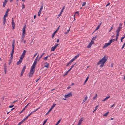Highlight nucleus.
<instances>
[{"mask_svg":"<svg viewBox=\"0 0 125 125\" xmlns=\"http://www.w3.org/2000/svg\"><path fill=\"white\" fill-rule=\"evenodd\" d=\"M108 58L105 56L103 57L97 63V64L98 65L101 63H104L107 61Z\"/></svg>","mask_w":125,"mask_h":125,"instance_id":"1","label":"nucleus"},{"mask_svg":"<svg viewBox=\"0 0 125 125\" xmlns=\"http://www.w3.org/2000/svg\"><path fill=\"white\" fill-rule=\"evenodd\" d=\"M35 68L34 67L31 66L30 72V74L29 76V78L31 77L33 75L35 71V69H34Z\"/></svg>","mask_w":125,"mask_h":125,"instance_id":"2","label":"nucleus"},{"mask_svg":"<svg viewBox=\"0 0 125 125\" xmlns=\"http://www.w3.org/2000/svg\"><path fill=\"white\" fill-rule=\"evenodd\" d=\"M15 43V40H13L12 41V50L11 52V54L13 55L14 53V44Z\"/></svg>","mask_w":125,"mask_h":125,"instance_id":"3","label":"nucleus"},{"mask_svg":"<svg viewBox=\"0 0 125 125\" xmlns=\"http://www.w3.org/2000/svg\"><path fill=\"white\" fill-rule=\"evenodd\" d=\"M94 43V41L92 40L89 43L88 45L87 46V48H90L91 47L92 45Z\"/></svg>","mask_w":125,"mask_h":125,"instance_id":"4","label":"nucleus"},{"mask_svg":"<svg viewBox=\"0 0 125 125\" xmlns=\"http://www.w3.org/2000/svg\"><path fill=\"white\" fill-rule=\"evenodd\" d=\"M72 95V93L71 92H70L69 93L67 94H65L64 95V97L65 98H67L68 97L71 96Z\"/></svg>","mask_w":125,"mask_h":125,"instance_id":"5","label":"nucleus"},{"mask_svg":"<svg viewBox=\"0 0 125 125\" xmlns=\"http://www.w3.org/2000/svg\"><path fill=\"white\" fill-rule=\"evenodd\" d=\"M43 4L41 6V8L40 9V10L38 12V15L39 16H40L41 13V12L42 11V10L43 9Z\"/></svg>","mask_w":125,"mask_h":125,"instance_id":"6","label":"nucleus"},{"mask_svg":"<svg viewBox=\"0 0 125 125\" xmlns=\"http://www.w3.org/2000/svg\"><path fill=\"white\" fill-rule=\"evenodd\" d=\"M83 118H81L79 120V122L78 123L79 125H81V124L82 121L83 120Z\"/></svg>","mask_w":125,"mask_h":125,"instance_id":"7","label":"nucleus"},{"mask_svg":"<svg viewBox=\"0 0 125 125\" xmlns=\"http://www.w3.org/2000/svg\"><path fill=\"white\" fill-rule=\"evenodd\" d=\"M73 61L72 59L66 65L67 66H68L69 65H70L72 63Z\"/></svg>","mask_w":125,"mask_h":125,"instance_id":"8","label":"nucleus"},{"mask_svg":"<svg viewBox=\"0 0 125 125\" xmlns=\"http://www.w3.org/2000/svg\"><path fill=\"white\" fill-rule=\"evenodd\" d=\"M110 43L109 42L107 43H105L104 45L103 48H104L106 47H107L109 45H110Z\"/></svg>","mask_w":125,"mask_h":125,"instance_id":"9","label":"nucleus"},{"mask_svg":"<svg viewBox=\"0 0 125 125\" xmlns=\"http://www.w3.org/2000/svg\"><path fill=\"white\" fill-rule=\"evenodd\" d=\"M7 0H5L4 2H3V7H4L6 5L7 2Z\"/></svg>","mask_w":125,"mask_h":125,"instance_id":"10","label":"nucleus"},{"mask_svg":"<svg viewBox=\"0 0 125 125\" xmlns=\"http://www.w3.org/2000/svg\"><path fill=\"white\" fill-rule=\"evenodd\" d=\"M22 60H21V59H20L17 62V65H19V64H20L22 62Z\"/></svg>","mask_w":125,"mask_h":125,"instance_id":"11","label":"nucleus"},{"mask_svg":"<svg viewBox=\"0 0 125 125\" xmlns=\"http://www.w3.org/2000/svg\"><path fill=\"white\" fill-rule=\"evenodd\" d=\"M37 62L36 61H34V62L33 63V64L32 66L34 67V68L35 67L36 65L37 64Z\"/></svg>","mask_w":125,"mask_h":125,"instance_id":"12","label":"nucleus"},{"mask_svg":"<svg viewBox=\"0 0 125 125\" xmlns=\"http://www.w3.org/2000/svg\"><path fill=\"white\" fill-rule=\"evenodd\" d=\"M122 28V27H119L117 29L116 31V32H119V31H121Z\"/></svg>","mask_w":125,"mask_h":125,"instance_id":"13","label":"nucleus"},{"mask_svg":"<svg viewBox=\"0 0 125 125\" xmlns=\"http://www.w3.org/2000/svg\"><path fill=\"white\" fill-rule=\"evenodd\" d=\"M44 66L45 67L48 68L49 67V63L47 62H45L44 64Z\"/></svg>","mask_w":125,"mask_h":125,"instance_id":"14","label":"nucleus"},{"mask_svg":"<svg viewBox=\"0 0 125 125\" xmlns=\"http://www.w3.org/2000/svg\"><path fill=\"white\" fill-rule=\"evenodd\" d=\"M37 110H35L34 111L32 112L31 113H30V114L27 116V117H28L30 116L34 112H35Z\"/></svg>","mask_w":125,"mask_h":125,"instance_id":"15","label":"nucleus"},{"mask_svg":"<svg viewBox=\"0 0 125 125\" xmlns=\"http://www.w3.org/2000/svg\"><path fill=\"white\" fill-rule=\"evenodd\" d=\"M79 54L77 55L72 59L73 61H74L76 59L77 57L79 56Z\"/></svg>","mask_w":125,"mask_h":125,"instance_id":"16","label":"nucleus"},{"mask_svg":"<svg viewBox=\"0 0 125 125\" xmlns=\"http://www.w3.org/2000/svg\"><path fill=\"white\" fill-rule=\"evenodd\" d=\"M87 98L88 97L87 96L85 97V98L83 100V103L85 102L87 100Z\"/></svg>","mask_w":125,"mask_h":125,"instance_id":"17","label":"nucleus"},{"mask_svg":"<svg viewBox=\"0 0 125 125\" xmlns=\"http://www.w3.org/2000/svg\"><path fill=\"white\" fill-rule=\"evenodd\" d=\"M56 48L54 46L52 47L51 48V51H54Z\"/></svg>","mask_w":125,"mask_h":125,"instance_id":"18","label":"nucleus"},{"mask_svg":"<svg viewBox=\"0 0 125 125\" xmlns=\"http://www.w3.org/2000/svg\"><path fill=\"white\" fill-rule=\"evenodd\" d=\"M25 36V35H24L23 34H22V36L21 37V40L22 41H21V42H22V41L24 40V38Z\"/></svg>","mask_w":125,"mask_h":125,"instance_id":"19","label":"nucleus"},{"mask_svg":"<svg viewBox=\"0 0 125 125\" xmlns=\"http://www.w3.org/2000/svg\"><path fill=\"white\" fill-rule=\"evenodd\" d=\"M109 113V112L108 111L106 113H105L103 115V116H107V115H108V114Z\"/></svg>","mask_w":125,"mask_h":125,"instance_id":"20","label":"nucleus"},{"mask_svg":"<svg viewBox=\"0 0 125 125\" xmlns=\"http://www.w3.org/2000/svg\"><path fill=\"white\" fill-rule=\"evenodd\" d=\"M3 18V25H4L5 24L6 22V18Z\"/></svg>","mask_w":125,"mask_h":125,"instance_id":"21","label":"nucleus"},{"mask_svg":"<svg viewBox=\"0 0 125 125\" xmlns=\"http://www.w3.org/2000/svg\"><path fill=\"white\" fill-rule=\"evenodd\" d=\"M110 96H109L107 97H106L103 100V101H105L107 100L109 98Z\"/></svg>","mask_w":125,"mask_h":125,"instance_id":"22","label":"nucleus"},{"mask_svg":"<svg viewBox=\"0 0 125 125\" xmlns=\"http://www.w3.org/2000/svg\"><path fill=\"white\" fill-rule=\"evenodd\" d=\"M57 32L56 31H55L54 32V33H53L52 34V38H53L54 36L55 35V33Z\"/></svg>","mask_w":125,"mask_h":125,"instance_id":"23","label":"nucleus"},{"mask_svg":"<svg viewBox=\"0 0 125 125\" xmlns=\"http://www.w3.org/2000/svg\"><path fill=\"white\" fill-rule=\"evenodd\" d=\"M24 56H25L21 55V56L20 57V59H21V60H22L24 58Z\"/></svg>","mask_w":125,"mask_h":125,"instance_id":"24","label":"nucleus"},{"mask_svg":"<svg viewBox=\"0 0 125 125\" xmlns=\"http://www.w3.org/2000/svg\"><path fill=\"white\" fill-rule=\"evenodd\" d=\"M28 118V117L27 116L26 118H24L23 120H22L21 121H22V122H23L24 121H26Z\"/></svg>","mask_w":125,"mask_h":125,"instance_id":"25","label":"nucleus"},{"mask_svg":"<svg viewBox=\"0 0 125 125\" xmlns=\"http://www.w3.org/2000/svg\"><path fill=\"white\" fill-rule=\"evenodd\" d=\"M10 10L9 9H8L5 12V13L6 14H7L8 15V12Z\"/></svg>","mask_w":125,"mask_h":125,"instance_id":"26","label":"nucleus"},{"mask_svg":"<svg viewBox=\"0 0 125 125\" xmlns=\"http://www.w3.org/2000/svg\"><path fill=\"white\" fill-rule=\"evenodd\" d=\"M26 52V50H24L22 54V55H23L25 56V54Z\"/></svg>","mask_w":125,"mask_h":125,"instance_id":"27","label":"nucleus"},{"mask_svg":"<svg viewBox=\"0 0 125 125\" xmlns=\"http://www.w3.org/2000/svg\"><path fill=\"white\" fill-rule=\"evenodd\" d=\"M55 105L56 104H53L50 109H52L54 107Z\"/></svg>","mask_w":125,"mask_h":125,"instance_id":"28","label":"nucleus"},{"mask_svg":"<svg viewBox=\"0 0 125 125\" xmlns=\"http://www.w3.org/2000/svg\"><path fill=\"white\" fill-rule=\"evenodd\" d=\"M101 24H100L98 25V26L96 27V29H95L96 31L99 28Z\"/></svg>","mask_w":125,"mask_h":125,"instance_id":"29","label":"nucleus"},{"mask_svg":"<svg viewBox=\"0 0 125 125\" xmlns=\"http://www.w3.org/2000/svg\"><path fill=\"white\" fill-rule=\"evenodd\" d=\"M47 119H47L46 120H45L44 121L42 125H45V124L46 123L47 120Z\"/></svg>","mask_w":125,"mask_h":125,"instance_id":"30","label":"nucleus"},{"mask_svg":"<svg viewBox=\"0 0 125 125\" xmlns=\"http://www.w3.org/2000/svg\"><path fill=\"white\" fill-rule=\"evenodd\" d=\"M89 76H88L86 78V79L85 80V83H86V82H87V81H88V79L89 78Z\"/></svg>","mask_w":125,"mask_h":125,"instance_id":"31","label":"nucleus"},{"mask_svg":"<svg viewBox=\"0 0 125 125\" xmlns=\"http://www.w3.org/2000/svg\"><path fill=\"white\" fill-rule=\"evenodd\" d=\"M30 104V103H29L28 104H27L25 107H24L23 108V109H25L27 107V106H28L29 104Z\"/></svg>","mask_w":125,"mask_h":125,"instance_id":"32","label":"nucleus"},{"mask_svg":"<svg viewBox=\"0 0 125 125\" xmlns=\"http://www.w3.org/2000/svg\"><path fill=\"white\" fill-rule=\"evenodd\" d=\"M44 54H45V53H43L42 54V55H41L40 56V57H39V60H38V61H39V60H40V59L42 57V56H43V55H44Z\"/></svg>","mask_w":125,"mask_h":125,"instance_id":"33","label":"nucleus"},{"mask_svg":"<svg viewBox=\"0 0 125 125\" xmlns=\"http://www.w3.org/2000/svg\"><path fill=\"white\" fill-rule=\"evenodd\" d=\"M114 41H113V39H111L110 40V42L109 43L111 44L112 42H113Z\"/></svg>","mask_w":125,"mask_h":125,"instance_id":"34","label":"nucleus"},{"mask_svg":"<svg viewBox=\"0 0 125 125\" xmlns=\"http://www.w3.org/2000/svg\"><path fill=\"white\" fill-rule=\"evenodd\" d=\"M70 71H69V70H68L66 72V73H65V74L63 76H64L66 75H67V74Z\"/></svg>","mask_w":125,"mask_h":125,"instance_id":"35","label":"nucleus"},{"mask_svg":"<svg viewBox=\"0 0 125 125\" xmlns=\"http://www.w3.org/2000/svg\"><path fill=\"white\" fill-rule=\"evenodd\" d=\"M13 55H11V56L10 57V60H12L13 58Z\"/></svg>","mask_w":125,"mask_h":125,"instance_id":"36","label":"nucleus"},{"mask_svg":"<svg viewBox=\"0 0 125 125\" xmlns=\"http://www.w3.org/2000/svg\"><path fill=\"white\" fill-rule=\"evenodd\" d=\"M97 97V94H96L95 95V96L93 98V100H94Z\"/></svg>","mask_w":125,"mask_h":125,"instance_id":"37","label":"nucleus"},{"mask_svg":"<svg viewBox=\"0 0 125 125\" xmlns=\"http://www.w3.org/2000/svg\"><path fill=\"white\" fill-rule=\"evenodd\" d=\"M61 120H59L57 122V123L55 125H58V124H59Z\"/></svg>","mask_w":125,"mask_h":125,"instance_id":"38","label":"nucleus"},{"mask_svg":"<svg viewBox=\"0 0 125 125\" xmlns=\"http://www.w3.org/2000/svg\"><path fill=\"white\" fill-rule=\"evenodd\" d=\"M39 55H38L37 56V57L36 58V59H35L34 61H36L37 62V60H38V56H39Z\"/></svg>","mask_w":125,"mask_h":125,"instance_id":"39","label":"nucleus"},{"mask_svg":"<svg viewBox=\"0 0 125 125\" xmlns=\"http://www.w3.org/2000/svg\"><path fill=\"white\" fill-rule=\"evenodd\" d=\"M25 33H26L25 30H24L23 31L22 34H23L24 35H25Z\"/></svg>","mask_w":125,"mask_h":125,"instance_id":"40","label":"nucleus"},{"mask_svg":"<svg viewBox=\"0 0 125 125\" xmlns=\"http://www.w3.org/2000/svg\"><path fill=\"white\" fill-rule=\"evenodd\" d=\"M114 27V26L113 25L112 27H111L110 30L109 31V32H110L113 29Z\"/></svg>","mask_w":125,"mask_h":125,"instance_id":"41","label":"nucleus"},{"mask_svg":"<svg viewBox=\"0 0 125 125\" xmlns=\"http://www.w3.org/2000/svg\"><path fill=\"white\" fill-rule=\"evenodd\" d=\"M96 38V37H94L93 38H92V40H93V41H94V40H95Z\"/></svg>","mask_w":125,"mask_h":125,"instance_id":"42","label":"nucleus"},{"mask_svg":"<svg viewBox=\"0 0 125 125\" xmlns=\"http://www.w3.org/2000/svg\"><path fill=\"white\" fill-rule=\"evenodd\" d=\"M22 121H21V122H20L18 125H21V124L23 123Z\"/></svg>","mask_w":125,"mask_h":125,"instance_id":"43","label":"nucleus"},{"mask_svg":"<svg viewBox=\"0 0 125 125\" xmlns=\"http://www.w3.org/2000/svg\"><path fill=\"white\" fill-rule=\"evenodd\" d=\"M8 14H6V13H5V14L3 18H6L5 17H7L8 16Z\"/></svg>","mask_w":125,"mask_h":125,"instance_id":"44","label":"nucleus"},{"mask_svg":"<svg viewBox=\"0 0 125 125\" xmlns=\"http://www.w3.org/2000/svg\"><path fill=\"white\" fill-rule=\"evenodd\" d=\"M48 57L47 56L45 57L43 59L45 60H47L48 59Z\"/></svg>","mask_w":125,"mask_h":125,"instance_id":"45","label":"nucleus"},{"mask_svg":"<svg viewBox=\"0 0 125 125\" xmlns=\"http://www.w3.org/2000/svg\"><path fill=\"white\" fill-rule=\"evenodd\" d=\"M24 73V72H22L21 71V75H20L21 77L22 76Z\"/></svg>","mask_w":125,"mask_h":125,"instance_id":"46","label":"nucleus"},{"mask_svg":"<svg viewBox=\"0 0 125 125\" xmlns=\"http://www.w3.org/2000/svg\"><path fill=\"white\" fill-rule=\"evenodd\" d=\"M85 4H86L85 2H83V4H82V6H84V5H85Z\"/></svg>","mask_w":125,"mask_h":125,"instance_id":"47","label":"nucleus"},{"mask_svg":"<svg viewBox=\"0 0 125 125\" xmlns=\"http://www.w3.org/2000/svg\"><path fill=\"white\" fill-rule=\"evenodd\" d=\"M101 64L100 65V67H103L104 66V63H101Z\"/></svg>","mask_w":125,"mask_h":125,"instance_id":"48","label":"nucleus"},{"mask_svg":"<svg viewBox=\"0 0 125 125\" xmlns=\"http://www.w3.org/2000/svg\"><path fill=\"white\" fill-rule=\"evenodd\" d=\"M26 64H25L24 65V66L23 67V69L25 70V69H26Z\"/></svg>","mask_w":125,"mask_h":125,"instance_id":"49","label":"nucleus"},{"mask_svg":"<svg viewBox=\"0 0 125 125\" xmlns=\"http://www.w3.org/2000/svg\"><path fill=\"white\" fill-rule=\"evenodd\" d=\"M116 36H118L119 35V32H116Z\"/></svg>","mask_w":125,"mask_h":125,"instance_id":"50","label":"nucleus"},{"mask_svg":"<svg viewBox=\"0 0 125 125\" xmlns=\"http://www.w3.org/2000/svg\"><path fill=\"white\" fill-rule=\"evenodd\" d=\"M12 26H15L14 22L12 23Z\"/></svg>","mask_w":125,"mask_h":125,"instance_id":"51","label":"nucleus"},{"mask_svg":"<svg viewBox=\"0 0 125 125\" xmlns=\"http://www.w3.org/2000/svg\"><path fill=\"white\" fill-rule=\"evenodd\" d=\"M60 27V26H59V27L57 28V29L55 31H56V32H57L58 31V30H59Z\"/></svg>","mask_w":125,"mask_h":125,"instance_id":"52","label":"nucleus"},{"mask_svg":"<svg viewBox=\"0 0 125 125\" xmlns=\"http://www.w3.org/2000/svg\"><path fill=\"white\" fill-rule=\"evenodd\" d=\"M99 106L98 105L96 106L95 108V109H98V107Z\"/></svg>","mask_w":125,"mask_h":125,"instance_id":"53","label":"nucleus"},{"mask_svg":"<svg viewBox=\"0 0 125 125\" xmlns=\"http://www.w3.org/2000/svg\"><path fill=\"white\" fill-rule=\"evenodd\" d=\"M14 105H10V106H9L8 107H9V108H12V107H13L14 106Z\"/></svg>","mask_w":125,"mask_h":125,"instance_id":"54","label":"nucleus"},{"mask_svg":"<svg viewBox=\"0 0 125 125\" xmlns=\"http://www.w3.org/2000/svg\"><path fill=\"white\" fill-rule=\"evenodd\" d=\"M22 9H24L25 8V6L24 5H22Z\"/></svg>","mask_w":125,"mask_h":125,"instance_id":"55","label":"nucleus"},{"mask_svg":"<svg viewBox=\"0 0 125 125\" xmlns=\"http://www.w3.org/2000/svg\"><path fill=\"white\" fill-rule=\"evenodd\" d=\"M62 13V12H60V14L58 15V17H59L60 16V15H61V14Z\"/></svg>","mask_w":125,"mask_h":125,"instance_id":"56","label":"nucleus"},{"mask_svg":"<svg viewBox=\"0 0 125 125\" xmlns=\"http://www.w3.org/2000/svg\"><path fill=\"white\" fill-rule=\"evenodd\" d=\"M25 26H24L23 29V30H25Z\"/></svg>","mask_w":125,"mask_h":125,"instance_id":"57","label":"nucleus"},{"mask_svg":"<svg viewBox=\"0 0 125 125\" xmlns=\"http://www.w3.org/2000/svg\"><path fill=\"white\" fill-rule=\"evenodd\" d=\"M59 45V44H55L54 46L56 48V47L58 46V45Z\"/></svg>","mask_w":125,"mask_h":125,"instance_id":"58","label":"nucleus"},{"mask_svg":"<svg viewBox=\"0 0 125 125\" xmlns=\"http://www.w3.org/2000/svg\"><path fill=\"white\" fill-rule=\"evenodd\" d=\"M76 64V63H74L73 65L71 67V68H73L74 67V66Z\"/></svg>","mask_w":125,"mask_h":125,"instance_id":"59","label":"nucleus"},{"mask_svg":"<svg viewBox=\"0 0 125 125\" xmlns=\"http://www.w3.org/2000/svg\"><path fill=\"white\" fill-rule=\"evenodd\" d=\"M24 110H22L21 112H19V114H21V113H22L23 111Z\"/></svg>","mask_w":125,"mask_h":125,"instance_id":"60","label":"nucleus"},{"mask_svg":"<svg viewBox=\"0 0 125 125\" xmlns=\"http://www.w3.org/2000/svg\"><path fill=\"white\" fill-rule=\"evenodd\" d=\"M125 45V43L124 44V45H123L122 47V49H123L124 48V47Z\"/></svg>","mask_w":125,"mask_h":125,"instance_id":"61","label":"nucleus"},{"mask_svg":"<svg viewBox=\"0 0 125 125\" xmlns=\"http://www.w3.org/2000/svg\"><path fill=\"white\" fill-rule=\"evenodd\" d=\"M75 13L76 14H79V12L78 11H77L75 12Z\"/></svg>","mask_w":125,"mask_h":125,"instance_id":"62","label":"nucleus"},{"mask_svg":"<svg viewBox=\"0 0 125 125\" xmlns=\"http://www.w3.org/2000/svg\"><path fill=\"white\" fill-rule=\"evenodd\" d=\"M110 3H108L107 5H106V7H107L108 6H109L110 4Z\"/></svg>","mask_w":125,"mask_h":125,"instance_id":"63","label":"nucleus"},{"mask_svg":"<svg viewBox=\"0 0 125 125\" xmlns=\"http://www.w3.org/2000/svg\"><path fill=\"white\" fill-rule=\"evenodd\" d=\"M118 39H113V41H117V40Z\"/></svg>","mask_w":125,"mask_h":125,"instance_id":"64","label":"nucleus"}]
</instances>
